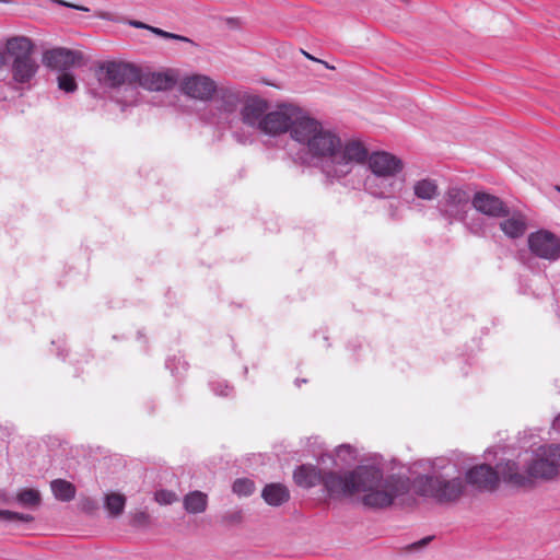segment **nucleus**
<instances>
[{
	"label": "nucleus",
	"mask_w": 560,
	"mask_h": 560,
	"mask_svg": "<svg viewBox=\"0 0 560 560\" xmlns=\"http://www.w3.org/2000/svg\"><path fill=\"white\" fill-rule=\"evenodd\" d=\"M0 520L4 521H20L28 523L33 521V516L30 514H22L18 512H11L8 510H0Z\"/></svg>",
	"instance_id": "28"
},
{
	"label": "nucleus",
	"mask_w": 560,
	"mask_h": 560,
	"mask_svg": "<svg viewBox=\"0 0 560 560\" xmlns=\"http://www.w3.org/2000/svg\"><path fill=\"white\" fill-rule=\"evenodd\" d=\"M303 55H304L307 59H310V60H313V61H316V62L320 61V59H317V58L313 57L312 55H310V54H308V52H306V51H303Z\"/></svg>",
	"instance_id": "37"
},
{
	"label": "nucleus",
	"mask_w": 560,
	"mask_h": 560,
	"mask_svg": "<svg viewBox=\"0 0 560 560\" xmlns=\"http://www.w3.org/2000/svg\"><path fill=\"white\" fill-rule=\"evenodd\" d=\"M553 428L559 429L560 428V416L553 421Z\"/></svg>",
	"instance_id": "40"
},
{
	"label": "nucleus",
	"mask_w": 560,
	"mask_h": 560,
	"mask_svg": "<svg viewBox=\"0 0 560 560\" xmlns=\"http://www.w3.org/2000/svg\"><path fill=\"white\" fill-rule=\"evenodd\" d=\"M330 498L359 495L362 504L370 509H385L408 493V478L390 475L384 477L374 465H360L342 475L329 476L326 480Z\"/></svg>",
	"instance_id": "2"
},
{
	"label": "nucleus",
	"mask_w": 560,
	"mask_h": 560,
	"mask_svg": "<svg viewBox=\"0 0 560 560\" xmlns=\"http://www.w3.org/2000/svg\"><path fill=\"white\" fill-rule=\"evenodd\" d=\"M471 206L479 213L489 218H504L509 215V207L499 197L485 191H477L471 198Z\"/></svg>",
	"instance_id": "14"
},
{
	"label": "nucleus",
	"mask_w": 560,
	"mask_h": 560,
	"mask_svg": "<svg viewBox=\"0 0 560 560\" xmlns=\"http://www.w3.org/2000/svg\"><path fill=\"white\" fill-rule=\"evenodd\" d=\"M471 203L467 190L459 187H450L439 201V210L448 220L462 221L466 218Z\"/></svg>",
	"instance_id": "10"
},
{
	"label": "nucleus",
	"mask_w": 560,
	"mask_h": 560,
	"mask_svg": "<svg viewBox=\"0 0 560 560\" xmlns=\"http://www.w3.org/2000/svg\"><path fill=\"white\" fill-rule=\"evenodd\" d=\"M161 36L164 37V38H171V39L188 42V38H186V37H184L182 35L168 33V32H165V31H163V34Z\"/></svg>",
	"instance_id": "34"
},
{
	"label": "nucleus",
	"mask_w": 560,
	"mask_h": 560,
	"mask_svg": "<svg viewBox=\"0 0 560 560\" xmlns=\"http://www.w3.org/2000/svg\"><path fill=\"white\" fill-rule=\"evenodd\" d=\"M338 475L337 472H323L315 466L312 465H302L294 470L293 478L298 486L303 488H312L317 485H323L326 492L328 493V488L326 486V480L329 476Z\"/></svg>",
	"instance_id": "18"
},
{
	"label": "nucleus",
	"mask_w": 560,
	"mask_h": 560,
	"mask_svg": "<svg viewBox=\"0 0 560 560\" xmlns=\"http://www.w3.org/2000/svg\"><path fill=\"white\" fill-rule=\"evenodd\" d=\"M149 30H150L152 33H154V34H156V35H159V36H161V35L163 34V30L158 28V27L150 26V27H149Z\"/></svg>",
	"instance_id": "36"
},
{
	"label": "nucleus",
	"mask_w": 560,
	"mask_h": 560,
	"mask_svg": "<svg viewBox=\"0 0 560 560\" xmlns=\"http://www.w3.org/2000/svg\"><path fill=\"white\" fill-rule=\"evenodd\" d=\"M466 481L479 490H493L499 483V472L487 464L477 465L466 472Z\"/></svg>",
	"instance_id": "15"
},
{
	"label": "nucleus",
	"mask_w": 560,
	"mask_h": 560,
	"mask_svg": "<svg viewBox=\"0 0 560 560\" xmlns=\"http://www.w3.org/2000/svg\"><path fill=\"white\" fill-rule=\"evenodd\" d=\"M58 88L67 93H72L77 90L78 84L72 74L65 72L58 77Z\"/></svg>",
	"instance_id": "27"
},
{
	"label": "nucleus",
	"mask_w": 560,
	"mask_h": 560,
	"mask_svg": "<svg viewBox=\"0 0 560 560\" xmlns=\"http://www.w3.org/2000/svg\"><path fill=\"white\" fill-rule=\"evenodd\" d=\"M18 502L22 506H37L40 503V494L35 489H23L16 495Z\"/></svg>",
	"instance_id": "25"
},
{
	"label": "nucleus",
	"mask_w": 560,
	"mask_h": 560,
	"mask_svg": "<svg viewBox=\"0 0 560 560\" xmlns=\"http://www.w3.org/2000/svg\"><path fill=\"white\" fill-rule=\"evenodd\" d=\"M4 65H5V56H4V54L0 50V68H2Z\"/></svg>",
	"instance_id": "38"
},
{
	"label": "nucleus",
	"mask_w": 560,
	"mask_h": 560,
	"mask_svg": "<svg viewBox=\"0 0 560 560\" xmlns=\"http://www.w3.org/2000/svg\"><path fill=\"white\" fill-rule=\"evenodd\" d=\"M176 83L175 75L172 71L166 72H145L139 70L137 79V95L138 89L143 88L148 91H166Z\"/></svg>",
	"instance_id": "16"
},
{
	"label": "nucleus",
	"mask_w": 560,
	"mask_h": 560,
	"mask_svg": "<svg viewBox=\"0 0 560 560\" xmlns=\"http://www.w3.org/2000/svg\"><path fill=\"white\" fill-rule=\"evenodd\" d=\"M259 132L270 137L289 132L311 160L316 161L328 176L336 178L346 176L350 163L362 160L366 154L360 141L342 142L335 130L292 104L268 109Z\"/></svg>",
	"instance_id": "1"
},
{
	"label": "nucleus",
	"mask_w": 560,
	"mask_h": 560,
	"mask_svg": "<svg viewBox=\"0 0 560 560\" xmlns=\"http://www.w3.org/2000/svg\"><path fill=\"white\" fill-rule=\"evenodd\" d=\"M139 69L132 65L125 62L110 61L104 63L100 69V81L110 88L125 86V91L129 93L130 100H126L127 104L137 103V79Z\"/></svg>",
	"instance_id": "7"
},
{
	"label": "nucleus",
	"mask_w": 560,
	"mask_h": 560,
	"mask_svg": "<svg viewBox=\"0 0 560 560\" xmlns=\"http://www.w3.org/2000/svg\"><path fill=\"white\" fill-rule=\"evenodd\" d=\"M56 2L58 4H60V5H63V7H67V8H72V9L79 10V11H84V12H89L90 11V9L88 7L73 4V3H70V2H67V1H63V0H56Z\"/></svg>",
	"instance_id": "31"
},
{
	"label": "nucleus",
	"mask_w": 560,
	"mask_h": 560,
	"mask_svg": "<svg viewBox=\"0 0 560 560\" xmlns=\"http://www.w3.org/2000/svg\"><path fill=\"white\" fill-rule=\"evenodd\" d=\"M130 25L137 27V28H148L149 30V25L142 23V22H138V21H132L130 22Z\"/></svg>",
	"instance_id": "35"
},
{
	"label": "nucleus",
	"mask_w": 560,
	"mask_h": 560,
	"mask_svg": "<svg viewBox=\"0 0 560 560\" xmlns=\"http://www.w3.org/2000/svg\"><path fill=\"white\" fill-rule=\"evenodd\" d=\"M149 520V515L145 513V512H139L135 515L133 517V523L135 524H145Z\"/></svg>",
	"instance_id": "32"
},
{
	"label": "nucleus",
	"mask_w": 560,
	"mask_h": 560,
	"mask_svg": "<svg viewBox=\"0 0 560 560\" xmlns=\"http://www.w3.org/2000/svg\"><path fill=\"white\" fill-rule=\"evenodd\" d=\"M365 152L368 149L360 142ZM366 160L371 175L365 178V189L373 196L378 198H392L398 195L405 186V178L400 176L404 170V162L396 155L385 152L376 151L365 156L360 161H352L349 165V174L353 164L362 163Z\"/></svg>",
	"instance_id": "3"
},
{
	"label": "nucleus",
	"mask_w": 560,
	"mask_h": 560,
	"mask_svg": "<svg viewBox=\"0 0 560 560\" xmlns=\"http://www.w3.org/2000/svg\"><path fill=\"white\" fill-rule=\"evenodd\" d=\"M412 190L413 195L421 200L431 201L439 196V185L432 178H422L415 182Z\"/></svg>",
	"instance_id": "21"
},
{
	"label": "nucleus",
	"mask_w": 560,
	"mask_h": 560,
	"mask_svg": "<svg viewBox=\"0 0 560 560\" xmlns=\"http://www.w3.org/2000/svg\"><path fill=\"white\" fill-rule=\"evenodd\" d=\"M5 48L13 59L11 65L13 83L21 88H30L39 69L37 60L33 57V42L25 36H15L7 40Z\"/></svg>",
	"instance_id": "5"
},
{
	"label": "nucleus",
	"mask_w": 560,
	"mask_h": 560,
	"mask_svg": "<svg viewBox=\"0 0 560 560\" xmlns=\"http://www.w3.org/2000/svg\"><path fill=\"white\" fill-rule=\"evenodd\" d=\"M498 472L501 475L503 481L512 486H529L527 465L522 463V454L518 456L517 462L508 460L504 464L498 465Z\"/></svg>",
	"instance_id": "17"
},
{
	"label": "nucleus",
	"mask_w": 560,
	"mask_h": 560,
	"mask_svg": "<svg viewBox=\"0 0 560 560\" xmlns=\"http://www.w3.org/2000/svg\"><path fill=\"white\" fill-rule=\"evenodd\" d=\"M261 497L267 504L279 506L289 501L290 491L282 483H269L264 488Z\"/></svg>",
	"instance_id": "20"
},
{
	"label": "nucleus",
	"mask_w": 560,
	"mask_h": 560,
	"mask_svg": "<svg viewBox=\"0 0 560 560\" xmlns=\"http://www.w3.org/2000/svg\"><path fill=\"white\" fill-rule=\"evenodd\" d=\"M268 109L269 103L267 100L247 92L240 108V117L244 125L259 131Z\"/></svg>",
	"instance_id": "12"
},
{
	"label": "nucleus",
	"mask_w": 560,
	"mask_h": 560,
	"mask_svg": "<svg viewBox=\"0 0 560 560\" xmlns=\"http://www.w3.org/2000/svg\"><path fill=\"white\" fill-rule=\"evenodd\" d=\"M318 62H319V63H323L327 69H331V70H334V69H335V67H334V66H330L328 62H326V61H324V60H320V61H318Z\"/></svg>",
	"instance_id": "39"
},
{
	"label": "nucleus",
	"mask_w": 560,
	"mask_h": 560,
	"mask_svg": "<svg viewBox=\"0 0 560 560\" xmlns=\"http://www.w3.org/2000/svg\"><path fill=\"white\" fill-rule=\"evenodd\" d=\"M126 498L120 493H109L105 498V506L112 516H118L124 512Z\"/></svg>",
	"instance_id": "24"
},
{
	"label": "nucleus",
	"mask_w": 560,
	"mask_h": 560,
	"mask_svg": "<svg viewBox=\"0 0 560 560\" xmlns=\"http://www.w3.org/2000/svg\"><path fill=\"white\" fill-rule=\"evenodd\" d=\"M208 498L201 491H192L185 495L184 508L188 513H202L207 509Z\"/></svg>",
	"instance_id": "22"
},
{
	"label": "nucleus",
	"mask_w": 560,
	"mask_h": 560,
	"mask_svg": "<svg viewBox=\"0 0 560 560\" xmlns=\"http://www.w3.org/2000/svg\"><path fill=\"white\" fill-rule=\"evenodd\" d=\"M50 487L55 498L59 501L68 502L75 497V487L67 480H52Z\"/></svg>",
	"instance_id": "23"
},
{
	"label": "nucleus",
	"mask_w": 560,
	"mask_h": 560,
	"mask_svg": "<svg viewBox=\"0 0 560 560\" xmlns=\"http://www.w3.org/2000/svg\"><path fill=\"white\" fill-rule=\"evenodd\" d=\"M254 489V482L247 478L237 479L233 483V492L238 495L247 497L253 493Z\"/></svg>",
	"instance_id": "26"
},
{
	"label": "nucleus",
	"mask_w": 560,
	"mask_h": 560,
	"mask_svg": "<svg viewBox=\"0 0 560 560\" xmlns=\"http://www.w3.org/2000/svg\"><path fill=\"white\" fill-rule=\"evenodd\" d=\"M530 253L541 259L556 261L560 258V237L547 230H539L528 235Z\"/></svg>",
	"instance_id": "11"
},
{
	"label": "nucleus",
	"mask_w": 560,
	"mask_h": 560,
	"mask_svg": "<svg viewBox=\"0 0 560 560\" xmlns=\"http://www.w3.org/2000/svg\"><path fill=\"white\" fill-rule=\"evenodd\" d=\"M178 89L190 100L208 103L215 96L218 83L207 74L188 73L180 78Z\"/></svg>",
	"instance_id": "8"
},
{
	"label": "nucleus",
	"mask_w": 560,
	"mask_h": 560,
	"mask_svg": "<svg viewBox=\"0 0 560 560\" xmlns=\"http://www.w3.org/2000/svg\"><path fill=\"white\" fill-rule=\"evenodd\" d=\"M522 463L527 465L529 485L536 479L550 480L560 470V445H542L535 451L522 454Z\"/></svg>",
	"instance_id": "6"
},
{
	"label": "nucleus",
	"mask_w": 560,
	"mask_h": 560,
	"mask_svg": "<svg viewBox=\"0 0 560 560\" xmlns=\"http://www.w3.org/2000/svg\"><path fill=\"white\" fill-rule=\"evenodd\" d=\"M247 91L234 88H218L214 113L208 118L210 122L229 121L238 108L242 107Z\"/></svg>",
	"instance_id": "9"
},
{
	"label": "nucleus",
	"mask_w": 560,
	"mask_h": 560,
	"mask_svg": "<svg viewBox=\"0 0 560 560\" xmlns=\"http://www.w3.org/2000/svg\"><path fill=\"white\" fill-rule=\"evenodd\" d=\"M527 217L521 211H510L499 226L503 234L512 240L521 238L527 231Z\"/></svg>",
	"instance_id": "19"
},
{
	"label": "nucleus",
	"mask_w": 560,
	"mask_h": 560,
	"mask_svg": "<svg viewBox=\"0 0 560 560\" xmlns=\"http://www.w3.org/2000/svg\"><path fill=\"white\" fill-rule=\"evenodd\" d=\"M411 487L417 494L439 503L455 502L465 491L460 472L450 463L444 466L434 465L431 474L418 476L413 479Z\"/></svg>",
	"instance_id": "4"
},
{
	"label": "nucleus",
	"mask_w": 560,
	"mask_h": 560,
	"mask_svg": "<svg viewBox=\"0 0 560 560\" xmlns=\"http://www.w3.org/2000/svg\"><path fill=\"white\" fill-rule=\"evenodd\" d=\"M83 59L82 52L65 47H56L44 51L43 63L50 69L66 71Z\"/></svg>",
	"instance_id": "13"
},
{
	"label": "nucleus",
	"mask_w": 560,
	"mask_h": 560,
	"mask_svg": "<svg viewBox=\"0 0 560 560\" xmlns=\"http://www.w3.org/2000/svg\"><path fill=\"white\" fill-rule=\"evenodd\" d=\"M154 499L159 504L166 505L177 501L175 492L170 490H159L154 494Z\"/></svg>",
	"instance_id": "29"
},
{
	"label": "nucleus",
	"mask_w": 560,
	"mask_h": 560,
	"mask_svg": "<svg viewBox=\"0 0 560 560\" xmlns=\"http://www.w3.org/2000/svg\"><path fill=\"white\" fill-rule=\"evenodd\" d=\"M211 387L218 396H229L233 392V388L223 381L212 382Z\"/></svg>",
	"instance_id": "30"
},
{
	"label": "nucleus",
	"mask_w": 560,
	"mask_h": 560,
	"mask_svg": "<svg viewBox=\"0 0 560 560\" xmlns=\"http://www.w3.org/2000/svg\"><path fill=\"white\" fill-rule=\"evenodd\" d=\"M337 456L341 457L342 454H348L349 456L352 455L353 450L350 445H340L336 448Z\"/></svg>",
	"instance_id": "33"
}]
</instances>
